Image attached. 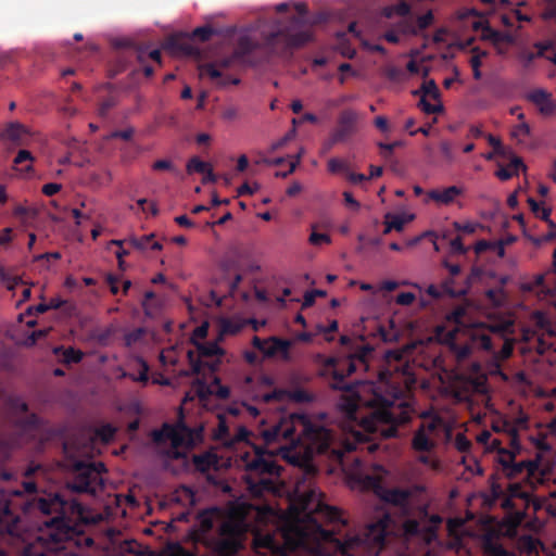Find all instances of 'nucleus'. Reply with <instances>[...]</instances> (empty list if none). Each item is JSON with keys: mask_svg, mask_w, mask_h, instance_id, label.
Wrapping results in <instances>:
<instances>
[{"mask_svg": "<svg viewBox=\"0 0 556 556\" xmlns=\"http://www.w3.org/2000/svg\"><path fill=\"white\" fill-rule=\"evenodd\" d=\"M391 523V517L389 514H382L376 521H372L366 526L362 535L356 538V541L364 544H369L378 547L386 545V536L388 529Z\"/></svg>", "mask_w": 556, "mask_h": 556, "instance_id": "f8f14e48", "label": "nucleus"}, {"mask_svg": "<svg viewBox=\"0 0 556 556\" xmlns=\"http://www.w3.org/2000/svg\"><path fill=\"white\" fill-rule=\"evenodd\" d=\"M104 472L106 468L102 462H79L72 456V493L96 495L103 489Z\"/></svg>", "mask_w": 556, "mask_h": 556, "instance_id": "39448f33", "label": "nucleus"}, {"mask_svg": "<svg viewBox=\"0 0 556 556\" xmlns=\"http://www.w3.org/2000/svg\"><path fill=\"white\" fill-rule=\"evenodd\" d=\"M117 428L112 424H103L94 429V438L103 444H109L115 437Z\"/></svg>", "mask_w": 556, "mask_h": 556, "instance_id": "f704fd0d", "label": "nucleus"}, {"mask_svg": "<svg viewBox=\"0 0 556 556\" xmlns=\"http://www.w3.org/2000/svg\"><path fill=\"white\" fill-rule=\"evenodd\" d=\"M328 170L332 174H348L349 172V165L345 161L332 157L328 161Z\"/></svg>", "mask_w": 556, "mask_h": 556, "instance_id": "09e8293b", "label": "nucleus"}, {"mask_svg": "<svg viewBox=\"0 0 556 556\" xmlns=\"http://www.w3.org/2000/svg\"><path fill=\"white\" fill-rule=\"evenodd\" d=\"M511 447L513 450L500 448L498 464L503 473L509 479L533 476L539 469L538 462L531 459L516 462V454L520 451L516 433L511 438Z\"/></svg>", "mask_w": 556, "mask_h": 556, "instance_id": "6e6552de", "label": "nucleus"}, {"mask_svg": "<svg viewBox=\"0 0 556 556\" xmlns=\"http://www.w3.org/2000/svg\"><path fill=\"white\" fill-rule=\"evenodd\" d=\"M419 93H421V98H425V99H426V97H430L432 99H438L440 91L438 89L435 81L431 79V80L425 81L421 85V88L419 90H415L413 92V94H415V96H417Z\"/></svg>", "mask_w": 556, "mask_h": 556, "instance_id": "37998d69", "label": "nucleus"}, {"mask_svg": "<svg viewBox=\"0 0 556 556\" xmlns=\"http://www.w3.org/2000/svg\"><path fill=\"white\" fill-rule=\"evenodd\" d=\"M402 146H403V142L400 140L391 142V143H384V142L378 143V147L380 149V154L384 160H389L392 156L394 149L402 147Z\"/></svg>", "mask_w": 556, "mask_h": 556, "instance_id": "864d4df0", "label": "nucleus"}, {"mask_svg": "<svg viewBox=\"0 0 556 556\" xmlns=\"http://www.w3.org/2000/svg\"><path fill=\"white\" fill-rule=\"evenodd\" d=\"M37 541L46 548V551H56L62 541L60 533H49L48 538L39 535Z\"/></svg>", "mask_w": 556, "mask_h": 556, "instance_id": "79ce46f5", "label": "nucleus"}, {"mask_svg": "<svg viewBox=\"0 0 556 556\" xmlns=\"http://www.w3.org/2000/svg\"><path fill=\"white\" fill-rule=\"evenodd\" d=\"M477 16L478 20L472 22V28L475 30H481L482 31V39L491 41L497 49L498 53H503V51L498 48L502 43H513L514 37L506 31H501L492 28L488 22L482 15L479 14V12L476 9H470L466 13V16Z\"/></svg>", "mask_w": 556, "mask_h": 556, "instance_id": "ddd939ff", "label": "nucleus"}, {"mask_svg": "<svg viewBox=\"0 0 556 556\" xmlns=\"http://www.w3.org/2000/svg\"><path fill=\"white\" fill-rule=\"evenodd\" d=\"M241 330V325L231 320H224L222 323V334H236Z\"/></svg>", "mask_w": 556, "mask_h": 556, "instance_id": "bf43d9fd", "label": "nucleus"}, {"mask_svg": "<svg viewBox=\"0 0 556 556\" xmlns=\"http://www.w3.org/2000/svg\"><path fill=\"white\" fill-rule=\"evenodd\" d=\"M384 218V235L389 233L391 230L402 231L406 224V219L401 215L388 213L386 214Z\"/></svg>", "mask_w": 556, "mask_h": 556, "instance_id": "4c0bfd02", "label": "nucleus"}, {"mask_svg": "<svg viewBox=\"0 0 556 556\" xmlns=\"http://www.w3.org/2000/svg\"><path fill=\"white\" fill-rule=\"evenodd\" d=\"M443 293L450 298H459L467 293L468 285L466 282L460 283L458 277L450 276L444 279L441 283Z\"/></svg>", "mask_w": 556, "mask_h": 556, "instance_id": "b1692460", "label": "nucleus"}, {"mask_svg": "<svg viewBox=\"0 0 556 556\" xmlns=\"http://www.w3.org/2000/svg\"><path fill=\"white\" fill-rule=\"evenodd\" d=\"M541 16L545 21H554L556 23V0H544Z\"/></svg>", "mask_w": 556, "mask_h": 556, "instance_id": "8fccbe9b", "label": "nucleus"}, {"mask_svg": "<svg viewBox=\"0 0 556 556\" xmlns=\"http://www.w3.org/2000/svg\"><path fill=\"white\" fill-rule=\"evenodd\" d=\"M13 426L20 431L22 437L26 438H36L46 430L42 419L34 413L26 417H16L13 420Z\"/></svg>", "mask_w": 556, "mask_h": 556, "instance_id": "dca6fc26", "label": "nucleus"}, {"mask_svg": "<svg viewBox=\"0 0 556 556\" xmlns=\"http://www.w3.org/2000/svg\"><path fill=\"white\" fill-rule=\"evenodd\" d=\"M453 227L458 232L471 235V233H475L476 230L481 227V225L479 223H472V222H467V223L454 222Z\"/></svg>", "mask_w": 556, "mask_h": 556, "instance_id": "603ef678", "label": "nucleus"}, {"mask_svg": "<svg viewBox=\"0 0 556 556\" xmlns=\"http://www.w3.org/2000/svg\"><path fill=\"white\" fill-rule=\"evenodd\" d=\"M9 406L15 413H27L28 412L27 403L22 401L18 397L10 399Z\"/></svg>", "mask_w": 556, "mask_h": 556, "instance_id": "680f3d73", "label": "nucleus"}, {"mask_svg": "<svg viewBox=\"0 0 556 556\" xmlns=\"http://www.w3.org/2000/svg\"><path fill=\"white\" fill-rule=\"evenodd\" d=\"M511 135L514 137H527L530 135V126L527 123H520L514 127Z\"/></svg>", "mask_w": 556, "mask_h": 556, "instance_id": "338daca9", "label": "nucleus"}, {"mask_svg": "<svg viewBox=\"0 0 556 556\" xmlns=\"http://www.w3.org/2000/svg\"><path fill=\"white\" fill-rule=\"evenodd\" d=\"M410 13V7L404 0H401L397 4L388 5L383 8L382 14L384 17L390 18L394 15L407 16Z\"/></svg>", "mask_w": 556, "mask_h": 556, "instance_id": "e433bc0d", "label": "nucleus"}, {"mask_svg": "<svg viewBox=\"0 0 556 556\" xmlns=\"http://www.w3.org/2000/svg\"><path fill=\"white\" fill-rule=\"evenodd\" d=\"M443 341L450 346L458 365L468 361L476 349L488 352L494 349V342L490 333L481 328L468 330L464 342L458 340L457 329H451L444 334Z\"/></svg>", "mask_w": 556, "mask_h": 556, "instance_id": "20e7f679", "label": "nucleus"}, {"mask_svg": "<svg viewBox=\"0 0 556 556\" xmlns=\"http://www.w3.org/2000/svg\"><path fill=\"white\" fill-rule=\"evenodd\" d=\"M288 400L296 403H308L313 396L304 389L288 390Z\"/></svg>", "mask_w": 556, "mask_h": 556, "instance_id": "de8ad7c7", "label": "nucleus"}, {"mask_svg": "<svg viewBox=\"0 0 556 556\" xmlns=\"http://www.w3.org/2000/svg\"><path fill=\"white\" fill-rule=\"evenodd\" d=\"M290 346L291 343L289 340L270 337L267 339V346L266 350H264V356L273 357L277 354H281L283 358H288Z\"/></svg>", "mask_w": 556, "mask_h": 556, "instance_id": "5701e85b", "label": "nucleus"}, {"mask_svg": "<svg viewBox=\"0 0 556 556\" xmlns=\"http://www.w3.org/2000/svg\"><path fill=\"white\" fill-rule=\"evenodd\" d=\"M463 190L456 186L447 187L443 190L433 189L430 190L428 195L431 200L441 203V204H451L454 202L455 198L460 195Z\"/></svg>", "mask_w": 556, "mask_h": 556, "instance_id": "393cba45", "label": "nucleus"}, {"mask_svg": "<svg viewBox=\"0 0 556 556\" xmlns=\"http://www.w3.org/2000/svg\"><path fill=\"white\" fill-rule=\"evenodd\" d=\"M155 440H169L174 446H187L192 443V434L190 429L182 425L178 424L177 426H173L169 424H164L162 429L154 434Z\"/></svg>", "mask_w": 556, "mask_h": 556, "instance_id": "2eb2a0df", "label": "nucleus"}, {"mask_svg": "<svg viewBox=\"0 0 556 556\" xmlns=\"http://www.w3.org/2000/svg\"><path fill=\"white\" fill-rule=\"evenodd\" d=\"M507 329L508 325H495L491 326L486 330L490 333L491 338L493 339L494 346L497 344V342H502L501 350L497 353H495V357L502 361L510 357L514 351L513 341L505 338Z\"/></svg>", "mask_w": 556, "mask_h": 556, "instance_id": "a211bd4d", "label": "nucleus"}, {"mask_svg": "<svg viewBox=\"0 0 556 556\" xmlns=\"http://www.w3.org/2000/svg\"><path fill=\"white\" fill-rule=\"evenodd\" d=\"M468 313V307L466 305H457L446 315V320L455 325L454 329L459 331V327L465 325V317Z\"/></svg>", "mask_w": 556, "mask_h": 556, "instance_id": "473e14b6", "label": "nucleus"}, {"mask_svg": "<svg viewBox=\"0 0 556 556\" xmlns=\"http://www.w3.org/2000/svg\"><path fill=\"white\" fill-rule=\"evenodd\" d=\"M0 280L9 290H14L18 285L24 283L22 277L13 268L4 266H0Z\"/></svg>", "mask_w": 556, "mask_h": 556, "instance_id": "c85d7f7f", "label": "nucleus"}, {"mask_svg": "<svg viewBox=\"0 0 556 556\" xmlns=\"http://www.w3.org/2000/svg\"><path fill=\"white\" fill-rule=\"evenodd\" d=\"M142 329H136L131 332H128L125 334V344L127 346H131L134 343H136L140 338L142 337Z\"/></svg>", "mask_w": 556, "mask_h": 556, "instance_id": "774afa93", "label": "nucleus"}, {"mask_svg": "<svg viewBox=\"0 0 556 556\" xmlns=\"http://www.w3.org/2000/svg\"><path fill=\"white\" fill-rule=\"evenodd\" d=\"M33 162L34 156L31 153L27 150H20L17 155L15 156L13 164L16 169L21 170L22 173H30L33 170Z\"/></svg>", "mask_w": 556, "mask_h": 556, "instance_id": "2f4dec72", "label": "nucleus"}, {"mask_svg": "<svg viewBox=\"0 0 556 556\" xmlns=\"http://www.w3.org/2000/svg\"><path fill=\"white\" fill-rule=\"evenodd\" d=\"M29 132L26 127L18 123L9 124L1 134L2 139L12 141L16 146L26 144Z\"/></svg>", "mask_w": 556, "mask_h": 556, "instance_id": "4be33fe9", "label": "nucleus"}, {"mask_svg": "<svg viewBox=\"0 0 556 556\" xmlns=\"http://www.w3.org/2000/svg\"><path fill=\"white\" fill-rule=\"evenodd\" d=\"M488 56L486 51H481L478 48L472 49V56L470 58V66L472 68V76L476 80L481 79L482 73L480 71V67L482 65V59Z\"/></svg>", "mask_w": 556, "mask_h": 556, "instance_id": "c9c22d12", "label": "nucleus"}, {"mask_svg": "<svg viewBox=\"0 0 556 556\" xmlns=\"http://www.w3.org/2000/svg\"><path fill=\"white\" fill-rule=\"evenodd\" d=\"M403 529L405 534L414 536L420 533V523L415 519H408L404 522Z\"/></svg>", "mask_w": 556, "mask_h": 556, "instance_id": "13d9d810", "label": "nucleus"}, {"mask_svg": "<svg viewBox=\"0 0 556 556\" xmlns=\"http://www.w3.org/2000/svg\"><path fill=\"white\" fill-rule=\"evenodd\" d=\"M526 98L539 109L542 115H552L556 112V101L553 100L552 93L544 89H534Z\"/></svg>", "mask_w": 556, "mask_h": 556, "instance_id": "6ab92c4d", "label": "nucleus"}, {"mask_svg": "<svg viewBox=\"0 0 556 556\" xmlns=\"http://www.w3.org/2000/svg\"><path fill=\"white\" fill-rule=\"evenodd\" d=\"M410 496L412 492L402 488L383 489L380 493V497L383 502L395 506H406Z\"/></svg>", "mask_w": 556, "mask_h": 556, "instance_id": "412c9836", "label": "nucleus"}, {"mask_svg": "<svg viewBox=\"0 0 556 556\" xmlns=\"http://www.w3.org/2000/svg\"><path fill=\"white\" fill-rule=\"evenodd\" d=\"M442 427V419L438 416L425 420L418 427L419 430H424L425 433L432 437Z\"/></svg>", "mask_w": 556, "mask_h": 556, "instance_id": "c03bdc74", "label": "nucleus"}, {"mask_svg": "<svg viewBox=\"0 0 556 556\" xmlns=\"http://www.w3.org/2000/svg\"><path fill=\"white\" fill-rule=\"evenodd\" d=\"M299 13L298 16H293L290 21V26L279 29L275 34L279 37L275 40V53L285 54L290 52L294 48H300L311 40V33L303 29L306 21L307 7L305 3H299L295 5Z\"/></svg>", "mask_w": 556, "mask_h": 556, "instance_id": "423d86ee", "label": "nucleus"}, {"mask_svg": "<svg viewBox=\"0 0 556 556\" xmlns=\"http://www.w3.org/2000/svg\"><path fill=\"white\" fill-rule=\"evenodd\" d=\"M215 34V29L210 25L197 27L192 30L191 37L199 39L201 42L208 41Z\"/></svg>", "mask_w": 556, "mask_h": 556, "instance_id": "49530a36", "label": "nucleus"}, {"mask_svg": "<svg viewBox=\"0 0 556 556\" xmlns=\"http://www.w3.org/2000/svg\"><path fill=\"white\" fill-rule=\"evenodd\" d=\"M208 165H210L208 163L200 160L198 156H193L188 161L186 169H187L188 174H192V173L204 174L205 170H207Z\"/></svg>", "mask_w": 556, "mask_h": 556, "instance_id": "a18cd8bd", "label": "nucleus"}, {"mask_svg": "<svg viewBox=\"0 0 556 556\" xmlns=\"http://www.w3.org/2000/svg\"><path fill=\"white\" fill-rule=\"evenodd\" d=\"M418 106L426 113V114H434L440 113L443 110V106L441 104H432L427 99L420 98V101L418 103Z\"/></svg>", "mask_w": 556, "mask_h": 556, "instance_id": "4d7b16f0", "label": "nucleus"}, {"mask_svg": "<svg viewBox=\"0 0 556 556\" xmlns=\"http://www.w3.org/2000/svg\"><path fill=\"white\" fill-rule=\"evenodd\" d=\"M115 331L116 328L113 325H110L104 328H99L94 330L93 338L97 340L99 344L108 345L110 344Z\"/></svg>", "mask_w": 556, "mask_h": 556, "instance_id": "a19ab883", "label": "nucleus"}, {"mask_svg": "<svg viewBox=\"0 0 556 556\" xmlns=\"http://www.w3.org/2000/svg\"><path fill=\"white\" fill-rule=\"evenodd\" d=\"M525 164L519 157H514L507 167H501L496 170L495 175L501 180H508L514 174H518L520 169H525Z\"/></svg>", "mask_w": 556, "mask_h": 556, "instance_id": "7c9ffc66", "label": "nucleus"}, {"mask_svg": "<svg viewBox=\"0 0 556 556\" xmlns=\"http://www.w3.org/2000/svg\"><path fill=\"white\" fill-rule=\"evenodd\" d=\"M450 245L453 253L466 254L468 251V249L464 245L460 236H457L454 239H452Z\"/></svg>", "mask_w": 556, "mask_h": 556, "instance_id": "e2e57ef3", "label": "nucleus"}, {"mask_svg": "<svg viewBox=\"0 0 556 556\" xmlns=\"http://www.w3.org/2000/svg\"><path fill=\"white\" fill-rule=\"evenodd\" d=\"M153 238V233L144 235L141 237H131L127 240V243L139 251L161 250L162 244L159 241H154Z\"/></svg>", "mask_w": 556, "mask_h": 556, "instance_id": "a878e982", "label": "nucleus"}, {"mask_svg": "<svg viewBox=\"0 0 556 556\" xmlns=\"http://www.w3.org/2000/svg\"><path fill=\"white\" fill-rule=\"evenodd\" d=\"M263 400L266 403L283 402V401L288 400V390H286V389H275L271 392L265 393L263 395Z\"/></svg>", "mask_w": 556, "mask_h": 556, "instance_id": "3c124183", "label": "nucleus"}, {"mask_svg": "<svg viewBox=\"0 0 556 556\" xmlns=\"http://www.w3.org/2000/svg\"><path fill=\"white\" fill-rule=\"evenodd\" d=\"M372 352L374 349L369 344H362L341 361L329 358L327 365L332 368L333 378L331 387L337 390H348L349 386L344 382V379L358 370V368L366 369L368 367L367 357Z\"/></svg>", "mask_w": 556, "mask_h": 556, "instance_id": "0eeeda50", "label": "nucleus"}, {"mask_svg": "<svg viewBox=\"0 0 556 556\" xmlns=\"http://www.w3.org/2000/svg\"><path fill=\"white\" fill-rule=\"evenodd\" d=\"M195 346L199 358L194 357V353L192 351L188 352L192 374L200 375L204 368H207L211 372L217 371L220 365V356L225 354V351L218 345V343L203 342L195 343Z\"/></svg>", "mask_w": 556, "mask_h": 556, "instance_id": "9d476101", "label": "nucleus"}, {"mask_svg": "<svg viewBox=\"0 0 556 556\" xmlns=\"http://www.w3.org/2000/svg\"><path fill=\"white\" fill-rule=\"evenodd\" d=\"M137 362L139 364L138 375L124 374V376L129 377L134 381H138L143 384H147L149 381V370H150L149 364L142 357H138Z\"/></svg>", "mask_w": 556, "mask_h": 556, "instance_id": "58836bf2", "label": "nucleus"}, {"mask_svg": "<svg viewBox=\"0 0 556 556\" xmlns=\"http://www.w3.org/2000/svg\"><path fill=\"white\" fill-rule=\"evenodd\" d=\"M358 115L353 110H343L338 118V125L331 135V142L339 143L346 141L357 130Z\"/></svg>", "mask_w": 556, "mask_h": 556, "instance_id": "4468645a", "label": "nucleus"}, {"mask_svg": "<svg viewBox=\"0 0 556 556\" xmlns=\"http://www.w3.org/2000/svg\"><path fill=\"white\" fill-rule=\"evenodd\" d=\"M454 445L460 453L469 452L471 448V442L467 439L464 433H457L455 437Z\"/></svg>", "mask_w": 556, "mask_h": 556, "instance_id": "6e6d98bb", "label": "nucleus"}, {"mask_svg": "<svg viewBox=\"0 0 556 556\" xmlns=\"http://www.w3.org/2000/svg\"><path fill=\"white\" fill-rule=\"evenodd\" d=\"M359 406L370 409L367 416L361 418L363 429L368 434L382 439L397 437L399 426L408 424L414 413L407 401L399 397L388 399L377 392H372L368 399L354 394L343 403L342 408L349 418L356 420Z\"/></svg>", "mask_w": 556, "mask_h": 556, "instance_id": "f257e3e1", "label": "nucleus"}, {"mask_svg": "<svg viewBox=\"0 0 556 556\" xmlns=\"http://www.w3.org/2000/svg\"><path fill=\"white\" fill-rule=\"evenodd\" d=\"M415 299L416 296L412 292H401L400 294H397L395 302L399 305L408 306L414 303Z\"/></svg>", "mask_w": 556, "mask_h": 556, "instance_id": "0e129e2a", "label": "nucleus"}, {"mask_svg": "<svg viewBox=\"0 0 556 556\" xmlns=\"http://www.w3.org/2000/svg\"><path fill=\"white\" fill-rule=\"evenodd\" d=\"M170 47L188 56H194L200 53L199 49L194 47L189 40L173 38L169 42Z\"/></svg>", "mask_w": 556, "mask_h": 556, "instance_id": "72a5a7b5", "label": "nucleus"}, {"mask_svg": "<svg viewBox=\"0 0 556 556\" xmlns=\"http://www.w3.org/2000/svg\"><path fill=\"white\" fill-rule=\"evenodd\" d=\"M412 447L416 452H431L435 447V442L424 430L417 429L412 440Z\"/></svg>", "mask_w": 556, "mask_h": 556, "instance_id": "bb28decb", "label": "nucleus"}, {"mask_svg": "<svg viewBox=\"0 0 556 556\" xmlns=\"http://www.w3.org/2000/svg\"><path fill=\"white\" fill-rule=\"evenodd\" d=\"M263 439L266 444L280 440L302 441L312 451L318 454H326L331 446L333 434L326 427L314 424L308 416L292 414L289 419H283L279 424L265 429L263 431Z\"/></svg>", "mask_w": 556, "mask_h": 556, "instance_id": "7ed1b4c3", "label": "nucleus"}, {"mask_svg": "<svg viewBox=\"0 0 556 556\" xmlns=\"http://www.w3.org/2000/svg\"><path fill=\"white\" fill-rule=\"evenodd\" d=\"M243 463L250 475L279 477L281 472V467L277 464L275 455L265 448L255 447L252 456L244 455Z\"/></svg>", "mask_w": 556, "mask_h": 556, "instance_id": "9b49d317", "label": "nucleus"}, {"mask_svg": "<svg viewBox=\"0 0 556 556\" xmlns=\"http://www.w3.org/2000/svg\"><path fill=\"white\" fill-rule=\"evenodd\" d=\"M195 392L201 400H206L211 395H215L219 400H227L230 395V389L222 384L218 377H214L211 383L202 380L195 381Z\"/></svg>", "mask_w": 556, "mask_h": 556, "instance_id": "f3484780", "label": "nucleus"}, {"mask_svg": "<svg viewBox=\"0 0 556 556\" xmlns=\"http://www.w3.org/2000/svg\"><path fill=\"white\" fill-rule=\"evenodd\" d=\"M308 241L313 245H321L330 243L331 238L326 233H318L313 231L308 238Z\"/></svg>", "mask_w": 556, "mask_h": 556, "instance_id": "052dcab7", "label": "nucleus"}, {"mask_svg": "<svg viewBox=\"0 0 556 556\" xmlns=\"http://www.w3.org/2000/svg\"><path fill=\"white\" fill-rule=\"evenodd\" d=\"M485 553L490 556H506V549L498 543L488 540L484 543Z\"/></svg>", "mask_w": 556, "mask_h": 556, "instance_id": "5fc2aeb1", "label": "nucleus"}, {"mask_svg": "<svg viewBox=\"0 0 556 556\" xmlns=\"http://www.w3.org/2000/svg\"><path fill=\"white\" fill-rule=\"evenodd\" d=\"M433 22V14L431 11H428L426 14L418 16L417 24L420 29L428 28Z\"/></svg>", "mask_w": 556, "mask_h": 556, "instance_id": "69168bd1", "label": "nucleus"}, {"mask_svg": "<svg viewBox=\"0 0 556 556\" xmlns=\"http://www.w3.org/2000/svg\"><path fill=\"white\" fill-rule=\"evenodd\" d=\"M315 496V492L311 491L307 494V497L303 500V509L307 511H317L325 519H327L330 522H341V513L338 508L329 506L320 501H318L315 505V507H311V500Z\"/></svg>", "mask_w": 556, "mask_h": 556, "instance_id": "aec40b11", "label": "nucleus"}, {"mask_svg": "<svg viewBox=\"0 0 556 556\" xmlns=\"http://www.w3.org/2000/svg\"><path fill=\"white\" fill-rule=\"evenodd\" d=\"M72 219L75 220L77 226L90 229L92 240H96L100 235V229L93 227V223L88 213L78 208H72Z\"/></svg>", "mask_w": 556, "mask_h": 556, "instance_id": "cd10ccee", "label": "nucleus"}, {"mask_svg": "<svg viewBox=\"0 0 556 556\" xmlns=\"http://www.w3.org/2000/svg\"><path fill=\"white\" fill-rule=\"evenodd\" d=\"M245 527L241 521L228 519L219 528V538L214 542L218 556H235L243 546Z\"/></svg>", "mask_w": 556, "mask_h": 556, "instance_id": "1a4fd4ad", "label": "nucleus"}, {"mask_svg": "<svg viewBox=\"0 0 556 556\" xmlns=\"http://www.w3.org/2000/svg\"><path fill=\"white\" fill-rule=\"evenodd\" d=\"M194 466L200 472H206L216 466V458L211 454L194 456Z\"/></svg>", "mask_w": 556, "mask_h": 556, "instance_id": "ea45409f", "label": "nucleus"}, {"mask_svg": "<svg viewBox=\"0 0 556 556\" xmlns=\"http://www.w3.org/2000/svg\"><path fill=\"white\" fill-rule=\"evenodd\" d=\"M278 37L276 34H270L264 42H260L249 35H241L230 56L201 64L199 66L200 75L207 76L218 87L239 85V78L224 74L223 71L229 68L235 61L256 65L268 60L273 54H276L275 40Z\"/></svg>", "mask_w": 556, "mask_h": 556, "instance_id": "f03ea898", "label": "nucleus"}, {"mask_svg": "<svg viewBox=\"0 0 556 556\" xmlns=\"http://www.w3.org/2000/svg\"><path fill=\"white\" fill-rule=\"evenodd\" d=\"M63 506V502L58 495L52 498L39 497L36 502V507L45 515H50Z\"/></svg>", "mask_w": 556, "mask_h": 556, "instance_id": "c756f323", "label": "nucleus"}]
</instances>
